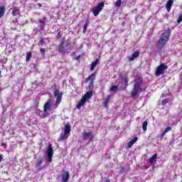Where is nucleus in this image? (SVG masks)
I'll return each mask as SVG.
<instances>
[{"mask_svg":"<svg viewBox=\"0 0 182 182\" xmlns=\"http://www.w3.org/2000/svg\"><path fill=\"white\" fill-rule=\"evenodd\" d=\"M54 97H56L55 105H52V100H48L47 102L44 105V110L41 111L38 110L36 114L41 117V119H45V117H48V110L50 109V107H53V109H58L59 107V105H60V102H62V96L63 93L59 91V90L55 89L53 92Z\"/></svg>","mask_w":182,"mask_h":182,"instance_id":"f257e3e1","label":"nucleus"},{"mask_svg":"<svg viewBox=\"0 0 182 182\" xmlns=\"http://www.w3.org/2000/svg\"><path fill=\"white\" fill-rule=\"evenodd\" d=\"M171 105H173V98L171 97L164 99L162 101L161 106L162 107V110H165V112L162 111L161 113H162V114H167L168 109H170Z\"/></svg>","mask_w":182,"mask_h":182,"instance_id":"f03ea898","label":"nucleus"},{"mask_svg":"<svg viewBox=\"0 0 182 182\" xmlns=\"http://www.w3.org/2000/svg\"><path fill=\"white\" fill-rule=\"evenodd\" d=\"M170 35H171V30H170V28L167 29L164 33H162L158 43L159 46H164V45L168 42Z\"/></svg>","mask_w":182,"mask_h":182,"instance_id":"7ed1b4c3","label":"nucleus"},{"mask_svg":"<svg viewBox=\"0 0 182 182\" xmlns=\"http://www.w3.org/2000/svg\"><path fill=\"white\" fill-rule=\"evenodd\" d=\"M170 35H171V30H170V28L167 29L164 33H162L158 43L159 46H164V45L168 42Z\"/></svg>","mask_w":182,"mask_h":182,"instance_id":"20e7f679","label":"nucleus"},{"mask_svg":"<svg viewBox=\"0 0 182 182\" xmlns=\"http://www.w3.org/2000/svg\"><path fill=\"white\" fill-rule=\"evenodd\" d=\"M168 67L164 63H161L159 66L157 67L155 75L156 76H160L163 75L166 70H167Z\"/></svg>","mask_w":182,"mask_h":182,"instance_id":"39448f33","label":"nucleus"},{"mask_svg":"<svg viewBox=\"0 0 182 182\" xmlns=\"http://www.w3.org/2000/svg\"><path fill=\"white\" fill-rule=\"evenodd\" d=\"M140 87H141V82H140V81H135L134 88L132 90V92H131L132 96H137V93H139Z\"/></svg>","mask_w":182,"mask_h":182,"instance_id":"423d86ee","label":"nucleus"},{"mask_svg":"<svg viewBox=\"0 0 182 182\" xmlns=\"http://www.w3.org/2000/svg\"><path fill=\"white\" fill-rule=\"evenodd\" d=\"M105 7V2L102 1L99 3L95 9L92 10V14L95 16H97L102 11V9Z\"/></svg>","mask_w":182,"mask_h":182,"instance_id":"0eeeda50","label":"nucleus"},{"mask_svg":"<svg viewBox=\"0 0 182 182\" xmlns=\"http://www.w3.org/2000/svg\"><path fill=\"white\" fill-rule=\"evenodd\" d=\"M47 156L48 161H49V163H52V157H53V148L50 144L48 145V148L47 149Z\"/></svg>","mask_w":182,"mask_h":182,"instance_id":"6e6552de","label":"nucleus"},{"mask_svg":"<svg viewBox=\"0 0 182 182\" xmlns=\"http://www.w3.org/2000/svg\"><path fill=\"white\" fill-rule=\"evenodd\" d=\"M82 139L84 140H92L93 139V133L92 132H82Z\"/></svg>","mask_w":182,"mask_h":182,"instance_id":"1a4fd4ad","label":"nucleus"},{"mask_svg":"<svg viewBox=\"0 0 182 182\" xmlns=\"http://www.w3.org/2000/svg\"><path fill=\"white\" fill-rule=\"evenodd\" d=\"M70 176L69 175V171H66L62 174V180L63 182H68L69 181V178Z\"/></svg>","mask_w":182,"mask_h":182,"instance_id":"9d476101","label":"nucleus"},{"mask_svg":"<svg viewBox=\"0 0 182 182\" xmlns=\"http://www.w3.org/2000/svg\"><path fill=\"white\" fill-rule=\"evenodd\" d=\"M139 55H140V52L136 51L131 56H128L127 59L132 62V60H134V59H137V58H139Z\"/></svg>","mask_w":182,"mask_h":182,"instance_id":"9b49d317","label":"nucleus"},{"mask_svg":"<svg viewBox=\"0 0 182 182\" xmlns=\"http://www.w3.org/2000/svg\"><path fill=\"white\" fill-rule=\"evenodd\" d=\"M173 4H174V1L168 0L166 3V9L167 12H170L171 11V7L173 6Z\"/></svg>","mask_w":182,"mask_h":182,"instance_id":"f8f14e48","label":"nucleus"},{"mask_svg":"<svg viewBox=\"0 0 182 182\" xmlns=\"http://www.w3.org/2000/svg\"><path fill=\"white\" fill-rule=\"evenodd\" d=\"M95 77H96V72L92 73L85 80V83H87V82H95Z\"/></svg>","mask_w":182,"mask_h":182,"instance_id":"ddd939ff","label":"nucleus"},{"mask_svg":"<svg viewBox=\"0 0 182 182\" xmlns=\"http://www.w3.org/2000/svg\"><path fill=\"white\" fill-rule=\"evenodd\" d=\"M92 96H93V93L92 92V91H88L84 95L82 99H85V100H87V99H90Z\"/></svg>","mask_w":182,"mask_h":182,"instance_id":"4468645a","label":"nucleus"},{"mask_svg":"<svg viewBox=\"0 0 182 182\" xmlns=\"http://www.w3.org/2000/svg\"><path fill=\"white\" fill-rule=\"evenodd\" d=\"M85 103H86V100H85V98L82 97V99L76 105L77 109H80V107H82V106H83Z\"/></svg>","mask_w":182,"mask_h":182,"instance_id":"2eb2a0df","label":"nucleus"},{"mask_svg":"<svg viewBox=\"0 0 182 182\" xmlns=\"http://www.w3.org/2000/svg\"><path fill=\"white\" fill-rule=\"evenodd\" d=\"M157 161V154L153 155V156L149 159V163L154 166V164Z\"/></svg>","mask_w":182,"mask_h":182,"instance_id":"dca6fc26","label":"nucleus"},{"mask_svg":"<svg viewBox=\"0 0 182 182\" xmlns=\"http://www.w3.org/2000/svg\"><path fill=\"white\" fill-rule=\"evenodd\" d=\"M168 132H171V127H168L164 129L161 135V139L164 138V136H166V133H168Z\"/></svg>","mask_w":182,"mask_h":182,"instance_id":"f3484780","label":"nucleus"},{"mask_svg":"<svg viewBox=\"0 0 182 182\" xmlns=\"http://www.w3.org/2000/svg\"><path fill=\"white\" fill-rule=\"evenodd\" d=\"M137 140H139V138L135 137L134 139L129 141L127 144L129 149H131V147L133 146V144L136 143V141H137Z\"/></svg>","mask_w":182,"mask_h":182,"instance_id":"a211bd4d","label":"nucleus"},{"mask_svg":"<svg viewBox=\"0 0 182 182\" xmlns=\"http://www.w3.org/2000/svg\"><path fill=\"white\" fill-rule=\"evenodd\" d=\"M97 63H99V60L97 59L95 62H92L90 70L92 71L95 70V68L97 66Z\"/></svg>","mask_w":182,"mask_h":182,"instance_id":"6ab92c4d","label":"nucleus"},{"mask_svg":"<svg viewBox=\"0 0 182 182\" xmlns=\"http://www.w3.org/2000/svg\"><path fill=\"white\" fill-rule=\"evenodd\" d=\"M64 133L65 134H69L70 133V125L66 124L65 127L64 129Z\"/></svg>","mask_w":182,"mask_h":182,"instance_id":"aec40b11","label":"nucleus"},{"mask_svg":"<svg viewBox=\"0 0 182 182\" xmlns=\"http://www.w3.org/2000/svg\"><path fill=\"white\" fill-rule=\"evenodd\" d=\"M18 14H19V9L16 7L14 8L12 11L13 16H16V15H18Z\"/></svg>","mask_w":182,"mask_h":182,"instance_id":"412c9836","label":"nucleus"},{"mask_svg":"<svg viewBox=\"0 0 182 182\" xmlns=\"http://www.w3.org/2000/svg\"><path fill=\"white\" fill-rule=\"evenodd\" d=\"M109 102H110V95H107L104 102V105H105L106 109H107V105H108Z\"/></svg>","mask_w":182,"mask_h":182,"instance_id":"4be33fe9","label":"nucleus"},{"mask_svg":"<svg viewBox=\"0 0 182 182\" xmlns=\"http://www.w3.org/2000/svg\"><path fill=\"white\" fill-rule=\"evenodd\" d=\"M5 14V6H0V18Z\"/></svg>","mask_w":182,"mask_h":182,"instance_id":"5701e85b","label":"nucleus"},{"mask_svg":"<svg viewBox=\"0 0 182 182\" xmlns=\"http://www.w3.org/2000/svg\"><path fill=\"white\" fill-rule=\"evenodd\" d=\"M109 90L111 92H117L119 90V85H112Z\"/></svg>","mask_w":182,"mask_h":182,"instance_id":"b1692460","label":"nucleus"},{"mask_svg":"<svg viewBox=\"0 0 182 182\" xmlns=\"http://www.w3.org/2000/svg\"><path fill=\"white\" fill-rule=\"evenodd\" d=\"M149 124V122H147V121H144L142 124V129L144 130V132H146V130H147V126Z\"/></svg>","mask_w":182,"mask_h":182,"instance_id":"393cba45","label":"nucleus"},{"mask_svg":"<svg viewBox=\"0 0 182 182\" xmlns=\"http://www.w3.org/2000/svg\"><path fill=\"white\" fill-rule=\"evenodd\" d=\"M31 58H32V53L28 52L26 54V62H29V60H31Z\"/></svg>","mask_w":182,"mask_h":182,"instance_id":"a878e982","label":"nucleus"},{"mask_svg":"<svg viewBox=\"0 0 182 182\" xmlns=\"http://www.w3.org/2000/svg\"><path fill=\"white\" fill-rule=\"evenodd\" d=\"M58 50H59V52H61V53H65V47H63V43L59 46Z\"/></svg>","mask_w":182,"mask_h":182,"instance_id":"bb28decb","label":"nucleus"},{"mask_svg":"<svg viewBox=\"0 0 182 182\" xmlns=\"http://www.w3.org/2000/svg\"><path fill=\"white\" fill-rule=\"evenodd\" d=\"M68 134H65V132L64 134H61L60 138L58 139V140H65L66 139H68Z\"/></svg>","mask_w":182,"mask_h":182,"instance_id":"cd10ccee","label":"nucleus"},{"mask_svg":"<svg viewBox=\"0 0 182 182\" xmlns=\"http://www.w3.org/2000/svg\"><path fill=\"white\" fill-rule=\"evenodd\" d=\"M87 26H89V23H85L83 26V33H86V31H87Z\"/></svg>","mask_w":182,"mask_h":182,"instance_id":"c85d7f7f","label":"nucleus"},{"mask_svg":"<svg viewBox=\"0 0 182 182\" xmlns=\"http://www.w3.org/2000/svg\"><path fill=\"white\" fill-rule=\"evenodd\" d=\"M122 6V0H117L115 2V6H117L118 8Z\"/></svg>","mask_w":182,"mask_h":182,"instance_id":"c756f323","label":"nucleus"},{"mask_svg":"<svg viewBox=\"0 0 182 182\" xmlns=\"http://www.w3.org/2000/svg\"><path fill=\"white\" fill-rule=\"evenodd\" d=\"M46 21V18L44 17L43 19H40V20L38 21V22H39V23H41V25H43V24H45Z\"/></svg>","mask_w":182,"mask_h":182,"instance_id":"7c9ffc66","label":"nucleus"},{"mask_svg":"<svg viewBox=\"0 0 182 182\" xmlns=\"http://www.w3.org/2000/svg\"><path fill=\"white\" fill-rule=\"evenodd\" d=\"M42 160H40L38 162L36 163V167H37V168H39V167H41V166H42Z\"/></svg>","mask_w":182,"mask_h":182,"instance_id":"2f4dec72","label":"nucleus"},{"mask_svg":"<svg viewBox=\"0 0 182 182\" xmlns=\"http://www.w3.org/2000/svg\"><path fill=\"white\" fill-rule=\"evenodd\" d=\"M123 80H124V83H125L124 87H127V85H128V83H129V80H128V78H127V77H124V78H123Z\"/></svg>","mask_w":182,"mask_h":182,"instance_id":"473e14b6","label":"nucleus"},{"mask_svg":"<svg viewBox=\"0 0 182 182\" xmlns=\"http://www.w3.org/2000/svg\"><path fill=\"white\" fill-rule=\"evenodd\" d=\"M95 83V82H90L88 87H89V90H93V84Z\"/></svg>","mask_w":182,"mask_h":182,"instance_id":"72a5a7b5","label":"nucleus"},{"mask_svg":"<svg viewBox=\"0 0 182 182\" xmlns=\"http://www.w3.org/2000/svg\"><path fill=\"white\" fill-rule=\"evenodd\" d=\"M14 25L15 26H16V25H18V21L14 20V21L11 22V26H14Z\"/></svg>","mask_w":182,"mask_h":182,"instance_id":"f704fd0d","label":"nucleus"},{"mask_svg":"<svg viewBox=\"0 0 182 182\" xmlns=\"http://www.w3.org/2000/svg\"><path fill=\"white\" fill-rule=\"evenodd\" d=\"M38 45H41V46H43L45 45V41H43V38H41L40 40V42H39Z\"/></svg>","mask_w":182,"mask_h":182,"instance_id":"c9c22d12","label":"nucleus"},{"mask_svg":"<svg viewBox=\"0 0 182 182\" xmlns=\"http://www.w3.org/2000/svg\"><path fill=\"white\" fill-rule=\"evenodd\" d=\"M182 21V15H180L178 18V23H181Z\"/></svg>","mask_w":182,"mask_h":182,"instance_id":"e433bc0d","label":"nucleus"},{"mask_svg":"<svg viewBox=\"0 0 182 182\" xmlns=\"http://www.w3.org/2000/svg\"><path fill=\"white\" fill-rule=\"evenodd\" d=\"M41 53H45L46 51L45 50V48H41Z\"/></svg>","mask_w":182,"mask_h":182,"instance_id":"4c0bfd02","label":"nucleus"},{"mask_svg":"<svg viewBox=\"0 0 182 182\" xmlns=\"http://www.w3.org/2000/svg\"><path fill=\"white\" fill-rule=\"evenodd\" d=\"M3 159H4V156H2V154H0V163L1 161H2Z\"/></svg>","mask_w":182,"mask_h":182,"instance_id":"58836bf2","label":"nucleus"},{"mask_svg":"<svg viewBox=\"0 0 182 182\" xmlns=\"http://www.w3.org/2000/svg\"><path fill=\"white\" fill-rule=\"evenodd\" d=\"M80 58V56H77L76 57V60H79Z\"/></svg>","mask_w":182,"mask_h":182,"instance_id":"ea45409f","label":"nucleus"},{"mask_svg":"<svg viewBox=\"0 0 182 182\" xmlns=\"http://www.w3.org/2000/svg\"><path fill=\"white\" fill-rule=\"evenodd\" d=\"M105 182H110V180L107 179Z\"/></svg>","mask_w":182,"mask_h":182,"instance_id":"a19ab883","label":"nucleus"},{"mask_svg":"<svg viewBox=\"0 0 182 182\" xmlns=\"http://www.w3.org/2000/svg\"><path fill=\"white\" fill-rule=\"evenodd\" d=\"M38 6H42V4H38Z\"/></svg>","mask_w":182,"mask_h":182,"instance_id":"79ce46f5","label":"nucleus"},{"mask_svg":"<svg viewBox=\"0 0 182 182\" xmlns=\"http://www.w3.org/2000/svg\"><path fill=\"white\" fill-rule=\"evenodd\" d=\"M145 168L147 170V168H149V166H145Z\"/></svg>","mask_w":182,"mask_h":182,"instance_id":"37998d69","label":"nucleus"},{"mask_svg":"<svg viewBox=\"0 0 182 182\" xmlns=\"http://www.w3.org/2000/svg\"><path fill=\"white\" fill-rule=\"evenodd\" d=\"M0 77H2V75H1V71H0Z\"/></svg>","mask_w":182,"mask_h":182,"instance_id":"c03bdc74","label":"nucleus"},{"mask_svg":"<svg viewBox=\"0 0 182 182\" xmlns=\"http://www.w3.org/2000/svg\"><path fill=\"white\" fill-rule=\"evenodd\" d=\"M1 144H2V146H5V144H4V143H2Z\"/></svg>","mask_w":182,"mask_h":182,"instance_id":"a18cd8bd","label":"nucleus"},{"mask_svg":"<svg viewBox=\"0 0 182 182\" xmlns=\"http://www.w3.org/2000/svg\"><path fill=\"white\" fill-rule=\"evenodd\" d=\"M0 92H1V82H0Z\"/></svg>","mask_w":182,"mask_h":182,"instance_id":"49530a36","label":"nucleus"},{"mask_svg":"<svg viewBox=\"0 0 182 182\" xmlns=\"http://www.w3.org/2000/svg\"><path fill=\"white\" fill-rule=\"evenodd\" d=\"M181 182H182V181H181Z\"/></svg>","mask_w":182,"mask_h":182,"instance_id":"de8ad7c7","label":"nucleus"}]
</instances>
